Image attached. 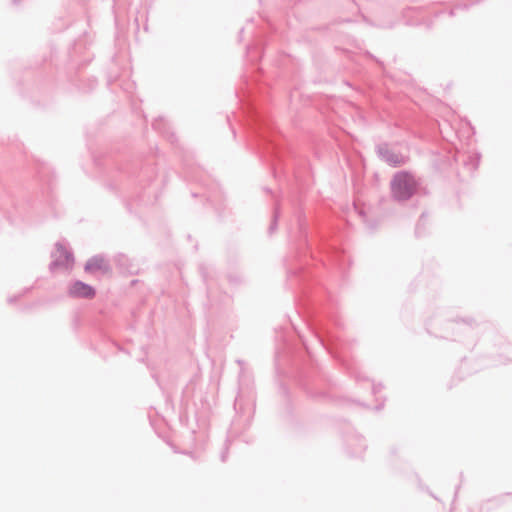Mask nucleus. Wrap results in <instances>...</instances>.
I'll list each match as a JSON object with an SVG mask.
<instances>
[{"instance_id": "f257e3e1", "label": "nucleus", "mask_w": 512, "mask_h": 512, "mask_svg": "<svg viewBox=\"0 0 512 512\" xmlns=\"http://www.w3.org/2000/svg\"><path fill=\"white\" fill-rule=\"evenodd\" d=\"M391 189L393 197L396 200H405L413 194L415 182L410 175L399 173L394 177L391 183Z\"/></svg>"}, {"instance_id": "f03ea898", "label": "nucleus", "mask_w": 512, "mask_h": 512, "mask_svg": "<svg viewBox=\"0 0 512 512\" xmlns=\"http://www.w3.org/2000/svg\"><path fill=\"white\" fill-rule=\"evenodd\" d=\"M69 293L73 297L92 299L95 296V289L86 283L77 281L70 287Z\"/></svg>"}, {"instance_id": "7ed1b4c3", "label": "nucleus", "mask_w": 512, "mask_h": 512, "mask_svg": "<svg viewBox=\"0 0 512 512\" xmlns=\"http://www.w3.org/2000/svg\"><path fill=\"white\" fill-rule=\"evenodd\" d=\"M55 257H56V263L58 265H66V266H68L72 262L71 255L62 246H58L56 248Z\"/></svg>"}, {"instance_id": "20e7f679", "label": "nucleus", "mask_w": 512, "mask_h": 512, "mask_svg": "<svg viewBox=\"0 0 512 512\" xmlns=\"http://www.w3.org/2000/svg\"><path fill=\"white\" fill-rule=\"evenodd\" d=\"M105 263L100 258H93L90 261L87 262L85 269L86 271H95L104 268Z\"/></svg>"}, {"instance_id": "39448f33", "label": "nucleus", "mask_w": 512, "mask_h": 512, "mask_svg": "<svg viewBox=\"0 0 512 512\" xmlns=\"http://www.w3.org/2000/svg\"><path fill=\"white\" fill-rule=\"evenodd\" d=\"M400 162H402V160H396L394 163H395V164H398V163H400Z\"/></svg>"}]
</instances>
